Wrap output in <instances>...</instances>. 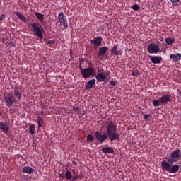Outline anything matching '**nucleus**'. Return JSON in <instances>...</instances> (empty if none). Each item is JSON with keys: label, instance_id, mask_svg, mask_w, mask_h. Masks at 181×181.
Instances as JSON below:
<instances>
[{"label": "nucleus", "instance_id": "4468645a", "mask_svg": "<svg viewBox=\"0 0 181 181\" xmlns=\"http://www.w3.org/2000/svg\"><path fill=\"white\" fill-rule=\"evenodd\" d=\"M151 62L154 64H159L162 62V57L155 56L151 57Z\"/></svg>", "mask_w": 181, "mask_h": 181}, {"label": "nucleus", "instance_id": "412c9836", "mask_svg": "<svg viewBox=\"0 0 181 181\" xmlns=\"http://www.w3.org/2000/svg\"><path fill=\"white\" fill-rule=\"evenodd\" d=\"M179 170V165H174L171 167L170 170V173H176Z\"/></svg>", "mask_w": 181, "mask_h": 181}, {"label": "nucleus", "instance_id": "58836bf2", "mask_svg": "<svg viewBox=\"0 0 181 181\" xmlns=\"http://www.w3.org/2000/svg\"><path fill=\"white\" fill-rule=\"evenodd\" d=\"M9 43H11V41L7 42V45H9Z\"/></svg>", "mask_w": 181, "mask_h": 181}, {"label": "nucleus", "instance_id": "ddd939ff", "mask_svg": "<svg viewBox=\"0 0 181 181\" xmlns=\"http://www.w3.org/2000/svg\"><path fill=\"white\" fill-rule=\"evenodd\" d=\"M13 94L14 97L17 98V100H21V98H22V93L20 92L19 88H18L14 89Z\"/></svg>", "mask_w": 181, "mask_h": 181}, {"label": "nucleus", "instance_id": "6ab92c4d", "mask_svg": "<svg viewBox=\"0 0 181 181\" xmlns=\"http://www.w3.org/2000/svg\"><path fill=\"white\" fill-rule=\"evenodd\" d=\"M96 80L98 81H100V83H103V81H105V76L103 75V74H99L95 77Z\"/></svg>", "mask_w": 181, "mask_h": 181}, {"label": "nucleus", "instance_id": "20e7f679", "mask_svg": "<svg viewBox=\"0 0 181 181\" xmlns=\"http://www.w3.org/2000/svg\"><path fill=\"white\" fill-rule=\"evenodd\" d=\"M4 101L7 107H12L15 104V97L12 93H6L4 95Z\"/></svg>", "mask_w": 181, "mask_h": 181}, {"label": "nucleus", "instance_id": "aec40b11", "mask_svg": "<svg viewBox=\"0 0 181 181\" xmlns=\"http://www.w3.org/2000/svg\"><path fill=\"white\" fill-rule=\"evenodd\" d=\"M112 52L115 53V54H117L118 56H121L122 54V52L121 51H118V47H117V45H115L112 48Z\"/></svg>", "mask_w": 181, "mask_h": 181}, {"label": "nucleus", "instance_id": "4c0bfd02", "mask_svg": "<svg viewBox=\"0 0 181 181\" xmlns=\"http://www.w3.org/2000/svg\"><path fill=\"white\" fill-rule=\"evenodd\" d=\"M49 45H52V43H53V41H49Z\"/></svg>", "mask_w": 181, "mask_h": 181}, {"label": "nucleus", "instance_id": "f03ea898", "mask_svg": "<svg viewBox=\"0 0 181 181\" xmlns=\"http://www.w3.org/2000/svg\"><path fill=\"white\" fill-rule=\"evenodd\" d=\"M81 73L83 78H90L91 76H95V69L93 67H88L86 69L81 68Z\"/></svg>", "mask_w": 181, "mask_h": 181}, {"label": "nucleus", "instance_id": "c756f323", "mask_svg": "<svg viewBox=\"0 0 181 181\" xmlns=\"http://www.w3.org/2000/svg\"><path fill=\"white\" fill-rule=\"evenodd\" d=\"M87 141H88V142H93V141H94V137H93V135L88 134V135L87 136Z\"/></svg>", "mask_w": 181, "mask_h": 181}, {"label": "nucleus", "instance_id": "c9c22d12", "mask_svg": "<svg viewBox=\"0 0 181 181\" xmlns=\"http://www.w3.org/2000/svg\"><path fill=\"white\" fill-rule=\"evenodd\" d=\"M110 86H115V84H117V83L114 81H110Z\"/></svg>", "mask_w": 181, "mask_h": 181}, {"label": "nucleus", "instance_id": "2eb2a0df", "mask_svg": "<svg viewBox=\"0 0 181 181\" xmlns=\"http://www.w3.org/2000/svg\"><path fill=\"white\" fill-rule=\"evenodd\" d=\"M95 85V79H91L90 80L87 85L86 86V90H91L93 88V86Z\"/></svg>", "mask_w": 181, "mask_h": 181}, {"label": "nucleus", "instance_id": "39448f33", "mask_svg": "<svg viewBox=\"0 0 181 181\" xmlns=\"http://www.w3.org/2000/svg\"><path fill=\"white\" fill-rule=\"evenodd\" d=\"M58 21L62 26H64V29H67L69 25L67 23V18L64 16V13H60L58 15Z\"/></svg>", "mask_w": 181, "mask_h": 181}, {"label": "nucleus", "instance_id": "c85d7f7f", "mask_svg": "<svg viewBox=\"0 0 181 181\" xmlns=\"http://www.w3.org/2000/svg\"><path fill=\"white\" fill-rule=\"evenodd\" d=\"M29 132H30L31 135H33V134H35V125H30Z\"/></svg>", "mask_w": 181, "mask_h": 181}, {"label": "nucleus", "instance_id": "e433bc0d", "mask_svg": "<svg viewBox=\"0 0 181 181\" xmlns=\"http://www.w3.org/2000/svg\"><path fill=\"white\" fill-rule=\"evenodd\" d=\"M144 119H149V115H146L144 116Z\"/></svg>", "mask_w": 181, "mask_h": 181}, {"label": "nucleus", "instance_id": "393cba45", "mask_svg": "<svg viewBox=\"0 0 181 181\" xmlns=\"http://www.w3.org/2000/svg\"><path fill=\"white\" fill-rule=\"evenodd\" d=\"M35 16H37V19H39V21H41V22H42L43 19H45V16H43V14H41L38 12H35Z\"/></svg>", "mask_w": 181, "mask_h": 181}, {"label": "nucleus", "instance_id": "9b49d317", "mask_svg": "<svg viewBox=\"0 0 181 181\" xmlns=\"http://www.w3.org/2000/svg\"><path fill=\"white\" fill-rule=\"evenodd\" d=\"M161 166L163 170H165V172H169V173H170V168L172 165L166 161H163Z\"/></svg>", "mask_w": 181, "mask_h": 181}, {"label": "nucleus", "instance_id": "f257e3e1", "mask_svg": "<svg viewBox=\"0 0 181 181\" xmlns=\"http://www.w3.org/2000/svg\"><path fill=\"white\" fill-rule=\"evenodd\" d=\"M106 132L110 141L119 139V133H117V124L110 122L106 127Z\"/></svg>", "mask_w": 181, "mask_h": 181}, {"label": "nucleus", "instance_id": "f8f14e48", "mask_svg": "<svg viewBox=\"0 0 181 181\" xmlns=\"http://www.w3.org/2000/svg\"><path fill=\"white\" fill-rule=\"evenodd\" d=\"M170 59H171L173 62H179V60L181 59V54L180 53H177L176 54H170Z\"/></svg>", "mask_w": 181, "mask_h": 181}, {"label": "nucleus", "instance_id": "bb28decb", "mask_svg": "<svg viewBox=\"0 0 181 181\" xmlns=\"http://www.w3.org/2000/svg\"><path fill=\"white\" fill-rule=\"evenodd\" d=\"M153 104L155 107H159V105H162V103H160V98H159L158 100H154Z\"/></svg>", "mask_w": 181, "mask_h": 181}, {"label": "nucleus", "instance_id": "a211bd4d", "mask_svg": "<svg viewBox=\"0 0 181 181\" xmlns=\"http://www.w3.org/2000/svg\"><path fill=\"white\" fill-rule=\"evenodd\" d=\"M107 50H108V47H103L100 48L99 49V56H104L105 53H107Z\"/></svg>", "mask_w": 181, "mask_h": 181}, {"label": "nucleus", "instance_id": "b1692460", "mask_svg": "<svg viewBox=\"0 0 181 181\" xmlns=\"http://www.w3.org/2000/svg\"><path fill=\"white\" fill-rule=\"evenodd\" d=\"M15 15H16V16H18V18H19V19H21V21H23V22H26V18H25V16H23V15L21 14V13L16 11V12H15Z\"/></svg>", "mask_w": 181, "mask_h": 181}, {"label": "nucleus", "instance_id": "4be33fe9", "mask_svg": "<svg viewBox=\"0 0 181 181\" xmlns=\"http://www.w3.org/2000/svg\"><path fill=\"white\" fill-rule=\"evenodd\" d=\"M101 42H103V39L100 37H97L94 40V44L95 46H100Z\"/></svg>", "mask_w": 181, "mask_h": 181}, {"label": "nucleus", "instance_id": "72a5a7b5", "mask_svg": "<svg viewBox=\"0 0 181 181\" xmlns=\"http://www.w3.org/2000/svg\"><path fill=\"white\" fill-rule=\"evenodd\" d=\"M42 119L41 118H38L37 119V124H38V127H42Z\"/></svg>", "mask_w": 181, "mask_h": 181}, {"label": "nucleus", "instance_id": "f3484780", "mask_svg": "<svg viewBox=\"0 0 181 181\" xmlns=\"http://www.w3.org/2000/svg\"><path fill=\"white\" fill-rule=\"evenodd\" d=\"M23 173H28V175H30V173H33V170L30 166H25L23 169Z\"/></svg>", "mask_w": 181, "mask_h": 181}, {"label": "nucleus", "instance_id": "ea45409f", "mask_svg": "<svg viewBox=\"0 0 181 181\" xmlns=\"http://www.w3.org/2000/svg\"><path fill=\"white\" fill-rule=\"evenodd\" d=\"M74 179H76V177H74Z\"/></svg>", "mask_w": 181, "mask_h": 181}, {"label": "nucleus", "instance_id": "9d476101", "mask_svg": "<svg viewBox=\"0 0 181 181\" xmlns=\"http://www.w3.org/2000/svg\"><path fill=\"white\" fill-rule=\"evenodd\" d=\"M170 101V95H165L160 98V103L163 105L168 104Z\"/></svg>", "mask_w": 181, "mask_h": 181}, {"label": "nucleus", "instance_id": "dca6fc26", "mask_svg": "<svg viewBox=\"0 0 181 181\" xmlns=\"http://www.w3.org/2000/svg\"><path fill=\"white\" fill-rule=\"evenodd\" d=\"M102 152L103 153H105V155L108 153H114V149H112L110 147H106V148H102Z\"/></svg>", "mask_w": 181, "mask_h": 181}, {"label": "nucleus", "instance_id": "cd10ccee", "mask_svg": "<svg viewBox=\"0 0 181 181\" xmlns=\"http://www.w3.org/2000/svg\"><path fill=\"white\" fill-rule=\"evenodd\" d=\"M65 177L66 179H69V180L71 179L72 177L71 172L67 170L65 173Z\"/></svg>", "mask_w": 181, "mask_h": 181}, {"label": "nucleus", "instance_id": "7c9ffc66", "mask_svg": "<svg viewBox=\"0 0 181 181\" xmlns=\"http://www.w3.org/2000/svg\"><path fill=\"white\" fill-rule=\"evenodd\" d=\"M73 110H74V111H76V112H81V110L80 108H78V106H75L73 107Z\"/></svg>", "mask_w": 181, "mask_h": 181}, {"label": "nucleus", "instance_id": "f704fd0d", "mask_svg": "<svg viewBox=\"0 0 181 181\" xmlns=\"http://www.w3.org/2000/svg\"><path fill=\"white\" fill-rule=\"evenodd\" d=\"M4 19H5V16L2 14L0 16V23L2 22V21H4Z\"/></svg>", "mask_w": 181, "mask_h": 181}, {"label": "nucleus", "instance_id": "1a4fd4ad", "mask_svg": "<svg viewBox=\"0 0 181 181\" xmlns=\"http://www.w3.org/2000/svg\"><path fill=\"white\" fill-rule=\"evenodd\" d=\"M181 156V151L180 149H177L175 151H173L171 154H170V158L172 159H179V158H180Z\"/></svg>", "mask_w": 181, "mask_h": 181}, {"label": "nucleus", "instance_id": "2f4dec72", "mask_svg": "<svg viewBox=\"0 0 181 181\" xmlns=\"http://www.w3.org/2000/svg\"><path fill=\"white\" fill-rule=\"evenodd\" d=\"M132 76H134V77H136V76H138V74H139V71L138 70L134 71L132 73Z\"/></svg>", "mask_w": 181, "mask_h": 181}, {"label": "nucleus", "instance_id": "473e14b6", "mask_svg": "<svg viewBox=\"0 0 181 181\" xmlns=\"http://www.w3.org/2000/svg\"><path fill=\"white\" fill-rule=\"evenodd\" d=\"M132 9L133 11H138V9H139V6H138L136 4H134L132 6Z\"/></svg>", "mask_w": 181, "mask_h": 181}, {"label": "nucleus", "instance_id": "7ed1b4c3", "mask_svg": "<svg viewBox=\"0 0 181 181\" xmlns=\"http://www.w3.org/2000/svg\"><path fill=\"white\" fill-rule=\"evenodd\" d=\"M31 26L36 36L42 40V37H43V28H42V25L39 23H33Z\"/></svg>", "mask_w": 181, "mask_h": 181}, {"label": "nucleus", "instance_id": "6e6552de", "mask_svg": "<svg viewBox=\"0 0 181 181\" xmlns=\"http://www.w3.org/2000/svg\"><path fill=\"white\" fill-rule=\"evenodd\" d=\"M0 129L3 131L4 134H8L9 131V126L5 122H0Z\"/></svg>", "mask_w": 181, "mask_h": 181}, {"label": "nucleus", "instance_id": "423d86ee", "mask_svg": "<svg viewBox=\"0 0 181 181\" xmlns=\"http://www.w3.org/2000/svg\"><path fill=\"white\" fill-rule=\"evenodd\" d=\"M148 53L156 54L160 50L159 46L156 44H150L147 47Z\"/></svg>", "mask_w": 181, "mask_h": 181}, {"label": "nucleus", "instance_id": "5701e85b", "mask_svg": "<svg viewBox=\"0 0 181 181\" xmlns=\"http://www.w3.org/2000/svg\"><path fill=\"white\" fill-rule=\"evenodd\" d=\"M165 43L168 45H173V43H175V39L168 37L165 39Z\"/></svg>", "mask_w": 181, "mask_h": 181}, {"label": "nucleus", "instance_id": "a878e982", "mask_svg": "<svg viewBox=\"0 0 181 181\" xmlns=\"http://www.w3.org/2000/svg\"><path fill=\"white\" fill-rule=\"evenodd\" d=\"M173 6H179L180 4V0H170Z\"/></svg>", "mask_w": 181, "mask_h": 181}, {"label": "nucleus", "instance_id": "0eeeda50", "mask_svg": "<svg viewBox=\"0 0 181 181\" xmlns=\"http://www.w3.org/2000/svg\"><path fill=\"white\" fill-rule=\"evenodd\" d=\"M95 135L98 141H99L100 144L104 143L107 139V134H102L100 132H96Z\"/></svg>", "mask_w": 181, "mask_h": 181}]
</instances>
